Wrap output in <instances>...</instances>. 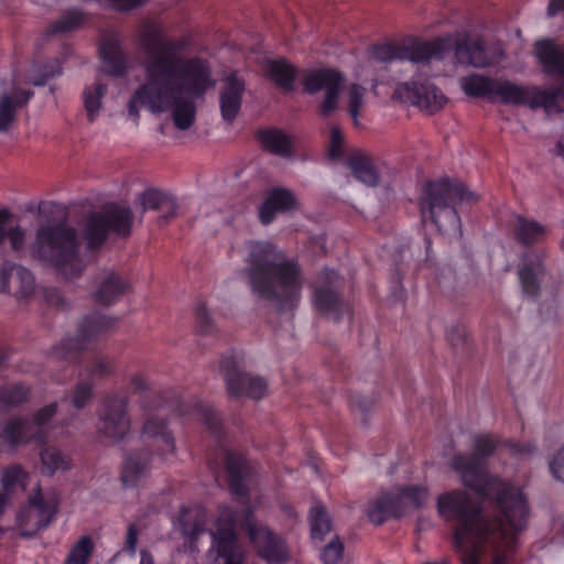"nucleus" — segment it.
Here are the masks:
<instances>
[{
  "label": "nucleus",
  "mask_w": 564,
  "mask_h": 564,
  "mask_svg": "<svg viewBox=\"0 0 564 564\" xmlns=\"http://www.w3.org/2000/svg\"><path fill=\"white\" fill-rule=\"evenodd\" d=\"M142 54L143 82L128 104L129 116L139 119L140 108L159 115L170 111L174 126L182 131L195 122V100L215 86L207 61L187 57L184 40L169 37L164 26L144 21L137 31Z\"/></svg>",
  "instance_id": "obj_1"
},
{
  "label": "nucleus",
  "mask_w": 564,
  "mask_h": 564,
  "mask_svg": "<svg viewBox=\"0 0 564 564\" xmlns=\"http://www.w3.org/2000/svg\"><path fill=\"white\" fill-rule=\"evenodd\" d=\"M437 511L444 519L457 522L454 549L462 564H480L482 554L488 550L495 552L491 564H508L505 553L516 550L517 535L527 527L518 529L507 521V528L500 519L485 516L480 505L460 490L438 496Z\"/></svg>",
  "instance_id": "obj_2"
},
{
  "label": "nucleus",
  "mask_w": 564,
  "mask_h": 564,
  "mask_svg": "<svg viewBox=\"0 0 564 564\" xmlns=\"http://www.w3.org/2000/svg\"><path fill=\"white\" fill-rule=\"evenodd\" d=\"M242 270L251 293L276 313H293L299 306L304 279L300 264L268 242L250 241Z\"/></svg>",
  "instance_id": "obj_3"
},
{
  "label": "nucleus",
  "mask_w": 564,
  "mask_h": 564,
  "mask_svg": "<svg viewBox=\"0 0 564 564\" xmlns=\"http://www.w3.org/2000/svg\"><path fill=\"white\" fill-rule=\"evenodd\" d=\"M473 454H455L451 460L453 470L459 474L464 486L484 497L494 498L505 519L514 528H523L529 518L527 499L522 491L498 477L490 476L486 458L503 448V438L494 434H477L473 440Z\"/></svg>",
  "instance_id": "obj_4"
},
{
  "label": "nucleus",
  "mask_w": 564,
  "mask_h": 564,
  "mask_svg": "<svg viewBox=\"0 0 564 564\" xmlns=\"http://www.w3.org/2000/svg\"><path fill=\"white\" fill-rule=\"evenodd\" d=\"M79 248L76 229L59 223L40 225L29 251L32 259L52 267L58 275L70 280L78 278L85 269Z\"/></svg>",
  "instance_id": "obj_5"
},
{
  "label": "nucleus",
  "mask_w": 564,
  "mask_h": 564,
  "mask_svg": "<svg viewBox=\"0 0 564 564\" xmlns=\"http://www.w3.org/2000/svg\"><path fill=\"white\" fill-rule=\"evenodd\" d=\"M479 195L464 183L448 177L426 182L419 198L423 221L427 218L444 234H460V218L455 208L458 203H476Z\"/></svg>",
  "instance_id": "obj_6"
},
{
  "label": "nucleus",
  "mask_w": 564,
  "mask_h": 564,
  "mask_svg": "<svg viewBox=\"0 0 564 564\" xmlns=\"http://www.w3.org/2000/svg\"><path fill=\"white\" fill-rule=\"evenodd\" d=\"M133 212L129 206L109 203L100 210L88 214L83 226V236L90 249L98 248L110 232L117 237L128 238L131 235Z\"/></svg>",
  "instance_id": "obj_7"
},
{
  "label": "nucleus",
  "mask_w": 564,
  "mask_h": 564,
  "mask_svg": "<svg viewBox=\"0 0 564 564\" xmlns=\"http://www.w3.org/2000/svg\"><path fill=\"white\" fill-rule=\"evenodd\" d=\"M129 398L112 392L105 395L98 409L97 433L112 442H120L131 431Z\"/></svg>",
  "instance_id": "obj_8"
},
{
  "label": "nucleus",
  "mask_w": 564,
  "mask_h": 564,
  "mask_svg": "<svg viewBox=\"0 0 564 564\" xmlns=\"http://www.w3.org/2000/svg\"><path fill=\"white\" fill-rule=\"evenodd\" d=\"M115 323L113 318L100 314L85 316L78 326L77 337L64 339L55 346L52 357L56 360L75 361L86 349L87 344L106 335L115 326Z\"/></svg>",
  "instance_id": "obj_9"
},
{
  "label": "nucleus",
  "mask_w": 564,
  "mask_h": 564,
  "mask_svg": "<svg viewBox=\"0 0 564 564\" xmlns=\"http://www.w3.org/2000/svg\"><path fill=\"white\" fill-rule=\"evenodd\" d=\"M449 48V42L444 39H437L424 43L405 44H383L373 47V57L380 63L393 61H411L413 63L429 62L431 58H441L446 50Z\"/></svg>",
  "instance_id": "obj_10"
},
{
  "label": "nucleus",
  "mask_w": 564,
  "mask_h": 564,
  "mask_svg": "<svg viewBox=\"0 0 564 564\" xmlns=\"http://www.w3.org/2000/svg\"><path fill=\"white\" fill-rule=\"evenodd\" d=\"M344 86V75L334 68H319L308 70L303 78L304 90L314 95L324 90V98L319 106L322 117L330 116L338 106Z\"/></svg>",
  "instance_id": "obj_11"
},
{
  "label": "nucleus",
  "mask_w": 564,
  "mask_h": 564,
  "mask_svg": "<svg viewBox=\"0 0 564 564\" xmlns=\"http://www.w3.org/2000/svg\"><path fill=\"white\" fill-rule=\"evenodd\" d=\"M242 528L259 554L268 562L282 563L288 560V550L284 540L271 531L267 525L253 519V512L248 509Z\"/></svg>",
  "instance_id": "obj_12"
},
{
  "label": "nucleus",
  "mask_w": 564,
  "mask_h": 564,
  "mask_svg": "<svg viewBox=\"0 0 564 564\" xmlns=\"http://www.w3.org/2000/svg\"><path fill=\"white\" fill-rule=\"evenodd\" d=\"M219 368L230 397L245 395L259 400L265 394L267 381L262 377L240 371L234 357L221 358Z\"/></svg>",
  "instance_id": "obj_13"
},
{
  "label": "nucleus",
  "mask_w": 564,
  "mask_h": 564,
  "mask_svg": "<svg viewBox=\"0 0 564 564\" xmlns=\"http://www.w3.org/2000/svg\"><path fill=\"white\" fill-rule=\"evenodd\" d=\"M213 547L221 564H242L245 552L232 516L218 520L217 529L213 534Z\"/></svg>",
  "instance_id": "obj_14"
},
{
  "label": "nucleus",
  "mask_w": 564,
  "mask_h": 564,
  "mask_svg": "<svg viewBox=\"0 0 564 564\" xmlns=\"http://www.w3.org/2000/svg\"><path fill=\"white\" fill-rule=\"evenodd\" d=\"M57 502L54 498H44L39 489L29 500V506L20 517L24 536H32L45 529L55 517Z\"/></svg>",
  "instance_id": "obj_15"
},
{
  "label": "nucleus",
  "mask_w": 564,
  "mask_h": 564,
  "mask_svg": "<svg viewBox=\"0 0 564 564\" xmlns=\"http://www.w3.org/2000/svg\"><path fill=\"white\" fill-rule=\"evenodd\" d=\"M393 98L410 102L430 112L441 109L446 102L440 89L427 80L424 83H403L395 87Z\"/></svg>",
  "instance_id": "obj_16"
},
{
  "label": "nucleus",
  "mask_w": 564,
  "mask_h": 564,
  "mask_svg": "<svg viewBox=\"0 0 564 564\" xmlns=\"http://www.w3.org/2000/svg\"><path fill=\"white\" fill-rule=\"evenodd\" d=\"M518 276L522 291L531 297H538L547 278L544 253L531 250L523 252L518 267Z\"/></svg>",
  "instance_id": "obj_17"
},
{
  "label": "nucleus",
  "mask_w": 564,
  "mask_h": 564,
  "mask_svg": "<svg viewBox=\"0 0 564 564\" xmlns=\"http://www.w3.org/2000/svg\"><path fill=\"white\" fill-rule=\"evenodd\" d=\"M323 275L325 281L314 286V305L325 317L338 321L345 306L339 293L333 286L338 275L334 270H325Z\"/></svg>",
  "instance_id": "obj_18"
},
{
  "label": "nucleus",
  "mask_w": 564,
  "mask_h": 564,
  "mask_svg": "<svg viewBox=\"0 0 564 564\" xmlns=\"http://www.w3.org/2000/svg\"><path fill=\"white\" fill-rule=\"evenodd\" d=\"M246 90V83L236 73L228 75L221 80L219 88V108L223 120L231 126L237 119L242 98Z\"/></svg>",
  "instance_id": "obj_19"
},
{
  "label": "nucleus",
  "mask_w": 564,
  "mask_h": 564,
  "mask_svg": "<svg viewBox=\"0 0 564 564\" xmlns=\"http://www.w3.org/2000/svg\"><path fill=\"white\" fill-rule=\"evenodd\" d=\"M408 513V505L403 501L401 489L397 494L382 492L370 502L367 516L375 525L383 524L390 518H401Z\"/></svg>",
  "instance_id": "obj_20"
},
{
  "label": "nucleus",
  "mask_w": 564,
  "mask_h": 564,
  "mask_svg": "<svg viewBox=\"0 0 564 564\" xmlns=\"http://www.w3.org/2000/svg\"><path fill=\"white\" fill-rule=\"evenodd\" d=\"M152 453L147 449H137L124 456L120 469V481L124 488L139 485L150 473Z\"/></svg>",
  "instance_id": "obj_21"
},
{
  "label": "nucleus",
  "mask_w": 564,
  "mask_h": 564,
  "mask_svg": "<svg viewBox=\"0 0 564 564\" xmlns=\"http://www.w3.org/2000/svg\"><path fill=\"white\" fill-rule=\"evenodd\" d=\"M0 288L17 296H29L34 290V279L24 267L6 262L0 270Z\"/></svg>",
  "instance_id": "obj_22"
},
{
  "label": "nucleus",
  "mask_w": 564,
  "mask_h": 564,
  "mask_svg": "<svg viewBox=\"0 0 564 564\" xmlns=\"http://www.w3.org/2000/svg\"><path fill=\"white\" fill-rule=\"evenodd\" d=\"M37 427L24 417L10 419L3 426V438L11 447L26 445L31 442L43 444L45 433H40Z\"/></svg>",
  "instance_id": "obj_23"
},
{
  "label": "nucleus",
  "mask_w": 564,
  "mask_h": 564,
  "mask_svg": "<svg viewBox=\"0 0 564 564\" xmlns=\"http://www.w3.org/2000/svg\"><path fill=\"white\" fill-rule=\"evenodd\" d=\"M297 207V199L294 194L283 187L271 189L259 209V217L262 224H270L275 214L294 210Z\"/></svg>",
  "instance_id": "obj_24"
},
{
  "label": "nucleus",
  "mask_w": 564,
  "mask_h": 564,
  "mask_svg": "<svg viewBox=\"0 0 564 564\" xmlns=\"http://www.w3.org/2000/svg\"><path fill=\"white\" fill-rule=\"evenodd\" d=\"M141 437L151 441L160 455L174 453L175 440L163 419L148 417L142 425Z\"/></svg>",
  "instance_id": "obj_25"
},
{
  "label": "nucleus",
  "mask_w": 564,
  "mask_h": 564,
  "mask_svg": "<svg viewBox=\"0 0 564 564\" xmlns=\"http://www.w3.org/2000/svg\"><path fill=\"white\" fill-rule=\"evenodd\" d=\"M455 57L457 63L476 68L487 67L492 64L484 42L479 39L464 37L457 41Z\"/></svg>",
  "instance_id": "obj_26"
},
{
  "label": "nucleus",
  "mask_w": 564,
  "mask_h": 564,
  "mask_svg": "<svg viewBox=\"0 0 564 564\" xmlns=\"http://www.w3.org/2000/svg\"><path fill=\"white\" fill-rule=\"evenodd\" d=\"M536 88H529L509 80L496 79L494 86V101L498 98L506 105H530L535 108L534 97Z\"/></svg>",
  "instance_id": "obj_27"
},
{
  "label": "nucleus",
  "mask_w": 564,
  "mask_h": 564,
  "mask_svg": "<svg viewBox=\"0 0 564 564\" xmlns=\"http://www.w3.org/2000/svg\"><path fill=\"white\" fill-rule=\"evenodd\" d=\"M347 166L352 175L369 187H376L380 183V174L375 164L373 158L366 152L357 151L347 159Z\"/></svg>",
  "instance_id": "obj_28"
},
{
  "label": "nucleus",
  "mask_w": 564,
  "mask_h": 564,
  "mask_svg": "<svg viewBox=\"0 0 564 564\" xmlns=\"http://www.w3.org/2000/svg\"><path fill=\"white\" fill-rule=\"evenodd\" d=\"M535 51L546 74L564 77V46L542 40L535 43Z\"/></svg>",
  "instance_id": "obj_29"
},
{
  "label": "nucleus",
  "mask_w": 564,
  "mask_h": 564,
  "mask_svg": "<svg viewBox=\"0 0 564 564\" xmlns=\"http://www.w3.org/2000/svg\"><path fill=\"white\" fill-rule=\"evenodd\" d=\"M128 289L129 283L121 275L112 271L105 272L100 276L95 299L100 304L109 305L122 296Z\"/></svg>",
  "instance_id": "obj_30"
},
{
  "label": "nucleus",
  "mask_w": 564,
  "mask_h": 564,
  "mask_svg": "<svg viewBox=\"0 0 564 564\" xmlns=\"http://www.w3.org/2000/svg\"><path fill=\"white\" fill-rule=\"evenodd\" d=\"M258 139L262 149L273 155L290 158L294 152L291 138L282 130L265 129L259 131Z\"/></svg>",
  "instance_id": "obj_31"
},
{
  "label": "nucleus",
  "mask_w": 564,
  "mask_h": 564,
  "mask_svg": "<svg viewBox=\"0 0 564 564\" xmlns=\"http://www.w3.org/2000/svg\"><path fill=\"white\" fill-rule=\"evenodd\" d=\"M546 229L540 223L517 216L512 234L516 241L523 246L541 242L545 237Z\"/></svg>",
  "instance_id": "obj_32"
},
{
  "label": "nucleus",
  "mask_w": 564,
  "mask_h": 564,
  "mask_svg": "<svg viewBox=\"0 0 564 564\" xmlns=\"http://www.w3.org/2000/svg\"><path fill=\"white\" fill-rule=\"evenodd\" d=\"M100 54L107 73L112 76H123L127 73L124 54L118 41L106 40L100 47Z\"/></svg>",
  "instance_id": "obj_33"
},
{
  "label": "nucleus",
  "mask_w": 564,
  "mask_h": 564,
  "mask_svg": "<svg viewBox=\"0 0 564 564\" xmlns=\"http://www.w3.org/2000/svg\"><path fill=\"white\" fill-rule=\"evenodd\" d=\"M268 74L274 84L285 91L294 89V80L297 75V68L286 59L269 61Z\"/></svg>",
  "instance_id": "obj_34"
},
{
  "label": "nucleus",
  "mask_w": 564,
  "mask_h": 564,
  "mask_svg": "<svg viewBox=\"0 0 564 564\" xmlns=\"http://www.w3.org/2000/svg\"><path fill=\"white\" fill-rule=\"evenodd\" d=\"M226 468L231 494L237 497L246 496L247 487L243 482V477L247 469L246 459L241 456L229 453L226 456Z\"/></svg>",
  "instance_id": "obj_35"
},
{
  "label": "nucleus",
  "mask_w": 564,
  "mask_h": 564,
  "mask_svg": "<svg viewBox=\"0 0 564 564\" xmlns=\"http://www.w3.org/2000/svg\"><path fill=\"white\" fill-rule=\"evenodd\" d=\"M11 217L12 213L9 209H0V243L8 239L11 249L19 252L24 249L26 231L19 225L8 227Z\"/></svg>",
  "instance_id": "obj_36"
},
{
  "label": "nucleus",
  "mask_w": 564,
  "mask_h": 564,
  "mask_svg": "<svg viewBox=\"0 0 564 564\" xmlns=\"http://www.w3.org/2000/svg\"><path fill=\"white\" fill-rule=\"evenodd\" d=\"M496 79L479 74H473L460 78L463 91L469 97H485L494 101V86Z\"/></svg>",
  "instance_id": "obj_37"
},
{
  "label": "nucleus",
  "mask_w": 564,
  "mask_h": 564,
  "mask_svg": "<svg viewBox=\"0 0 564 564\" xmlns=\"http://www.w3.org/2000/svg\"><path fill=\"white\" fill-rule=\"evenodd\" d=\"M31 398V388L23 383H8L0 386V409H13L28 403Z\"/></svg>",
  "instance_id": "obj_38"
},
{
  "label": "nucleus",
  "mask_w": 564,
  "mask_h": 564,
  "mask_svg": "<svg viewBox=\"0 0 564 564\" xmlns=\"http://www.w3.org/2000/svg\"><path fill=\"white\" fill-rule=\"evenodd\" d=\"M308 522L313 540L321 542L332 531V519L324 505L317 503L311 508Z\"/></svg>",
  "instance_id": "obj_39"
},
{
  "label": "nucleus",
  "mask_w": 564,
  "mask_h": 564,
  "mask_svg": "<svg viewBox=\"0 0 564 564\" xmlns=\"http://www.w3.org/2000/svg\"><path fill=\"white\" fill-rule=\"evenodd\" d=\"M535 107H543L547 113L564 111V83L557 88L535 91Z\"/></svg>",
  "instance_id": "obj_40"
},
{
  "label": "nucleus",
  "mask_w": 564,
  "mask_h": 564,
  "mask_svg": "<svg viewBox=\"0 0 564 564\" xmlns=\"http://www.w3.org/2000/svg\"><path fill=\"white\" fill-rule=\"evenodd\" d=\"M43 473L52 476L57 470H67L70 468V458L56 447H46L41 454Z\"/></svg>",
  "instance_id": "obj_41"
},
{
  "label": "nucleus",
  "mask_w": 564,
  "mask_h": 564,
  "mask_svg": "<svg viewBox=\"0 0 564 564\" xmlns=\"http://www.w3.org/2000/svg\"><path fill=\"white\" fill-rule=\"evenodd\" d=\"M117 366L113 358L106 355H95L85 371L88 377L95 379H106L116 372Z\"/></svg>",
  "instance_id": "obj_42"
},
{
  "label": "nucleus",
  "mask_w": 564,
  "mask_h": 564,
  "mask_svg": "<svg viewBox=\"0 0 564 564\" xmlns=\"http://www.w3.org/2000/svg\"><path fill=\"white\" fill-rule=\"evenodd\" d=\"M107 87L104 84H95L84 90V106L87 118L90 122L95 121L97 113L101 107V98L105 96Z\"/></svg>",
  "instance_id": "obj_43"
},
{
  "label": "nucleus",
  "mask_w": 564,
  "mask_h": 564,
  "mask_svg": "<svg viewBox=\"0 0 564 564\" xmlns=\"http://www.w3.org/2000/svg\"><path fill=\"white\" fill-rule=\"evenodd\" d=\"M94 552V543L90 536H82L70 549L64 564H88Z\"/></svg>",
  "instance_id": "obj_44"
},
{
  "label": "nucleus",
  "mask_w": 564,
  "mask_h": 564,
  "mask_svg": "<svg viewBox=\"0 0 564 564\" xmlns=\"http://www.w3.org/2000/svg\"><path fill=\"white\" fill-rule=\"evenodd\" d=\"M18 105L8 93L0 95V132H7L17 119Z\"/></svg>",
  "instance_id": "obj_45"
},
{
  "label": "nucleus",
  "mask_w": 564,
  "mask_h": 564,
  "mask_svg": "<svg viewBox=\"0 0 564 564\" xmlns=\"http://www.w3.org/2000/svg\"><path fill=\"white\" fill-rule=\"evenodd\" d=\"M167 193L160 189L148 188L138 194L135 200L140 205L142 214H144L147 210L158 212L161 208V205Z\"/></svg>",
  "instance_id": "obj_46"
},
{
  "label": "nucleus",
  "mask_w": 564,
  "mask_h": 564,
  "mask_svg": "<svg viewBox=\"0 0 564 564\" xmlns=\"http://www.w3.org/2000/svg\"><path fill=\"white\" fill-rule=\"evenodd\" d=\"M83 21V15L78 11H69L54 23L47 30L50 34L64 33L76 29Z\"/></svg>",
  "instance_id": "obj_47"
},
{
  "label": "nucleus",
  "mask_w": 564,
  "mask_h": 564,
  "mask_svg": "<svg viewBox=\"0 0 564 564\" xmlns=\"http://www.w3.org/2000/svg\"><path fill=\"white\" fill-rule=\"evenodd\" d=\"M401 495L403 496V501L408 505V510L410 508L419 509L421 508L429 496L427 489L420 486H409L402 487Z\"/></svg>",
  "instance_id": "obj_48"
},
{
  "label": "nucleus",
  "mask_w": 564,
  "mask_h": 564,
  "mask_svg": "<svg viewBox=\"0 0 564 564\" xmlns=\"http://www.w3.org/2000/svg\"><path fill=\"white\" fill-rule=\"evenodd\" d=\"M344 543L338 535H334L322 552L324 564H338L343 560Z\"/></svg>",
  "instance_id": "obj_49"
},
{
  "label": "nucleus",
  "mask_w": 564,
  "mask_h": 564,
  "mask_svg": "<svg viewBox=\"0 0 564 564\" xmlns=\"http://www.w3.org/2000/svg\"><path fill=\"white\" fill-rule=\"evenodd\" d=\"M93 398V384L87 381H80L76 384L70 402L77 410L84 409Z\"/></svg>",
  "instance_id": "obj_50"
},
{
  "label": "nucleus",
  "mask_w": 564,
  "mask_h": 564,
  "mask_svg": "<svg viewBox=\"0 0 564 564\" xmlns=\"http://www.w3.org/2000/svg\"><path fill=\"white\" fill-rule=\"evenodd\" d=\"M196 329L199 334L208 335L216 330L215 323L204 304H199L195 311Z\"/></svg>",
  "instance_id": "obj_51"
},
{
  "label": "nucleus",
  "mask_w": 564,
  "mask_h": 564,
  "mask_svg": "<svg viewBox=\"0 0 564 564\" xmlns=\"http://www.w3.org/2000/svg\"><path fill=\"white\" fill-rule=\"evenodd\" d=\"M503 448L514 458L531 457L536 453V446L531 442L520 443L503 440Z\"/></svg>",
  "instance_id": "obj_52"
},
{
  "label": "nucleus",
  "mask_w": 564,
  "mask_h": 564,
  "mask_svg": "<svg viewBox=\"0 0 564 564\" xmlns=\"http://www.w3.org/2000/svg\"><path fill=\"white\" fill-rule=\"evenodd\" d=\"M365 93L366 89L358 84H352L349 88V113L356 126L358 124L359 110L364 105Z\"/></svg>",
  "instance_id": "obj_53"
},
{
  "label": "nucleus",
  "mask_w": 564,
  "mask_h": 564,
  "mask_svg": "<svg viewBox=\"0 0 564 564\" xmlns=\"http://www.w3.org/2000/svg\"><path fill=\"white\" fill-rule=\"evenodd\" d=\"M62 74V67L58 63V61L53 59L44 64L39 69V75L34 77L31 83L34 86H43L46 84L47 80L51 78H54L55 76H58Z\"/></svg>",
  "instance_id": "obj_54"
},
{
  "label": "nucleus",
  "mask_w": 564,
  "mask_h": 564,
  "mask_svg": "<svg viewBox=\"0 0 564 564\" xmlns=\"http://www.w3.org/2000/svg\"><path fill=\"white\" fill-rule=\"evenodd\" d=\"M26 477L23 468L20 465H11L8 468L3 469L1 481L2 486L6 489H9L20 482H22Z\"/></svg>",
  "instance_id": "obj_55"
},
{
  "label": "nucleus",
  "mask_w": 564,
  "mask_h": 564,
  "mask_svg": "<svg viewBox=\"0 0 564 564\" xmlns=\"http://www.w3.org/2000/svg\"><path fill=\"white\" fill-rule=\"evenodd\" d=\"M57 412V403H51L47 404L40 410H37L32 420V425L36 426L37 431L40 433H44V426L51 421V419L56 414Z\"/></svg>",
  "instance_id": "obj_56"
},
{
  "label": "nucleus",
  "mask_w": 564,
  "mask_h": 564,
  "mask_svg": "<svg viewBox=\"0 0 564 564\" xmlns=\"http://www.w3.org/2000/svg\"><path fill=\"white\" fill-rule=\"evenodd\" d=\"M177 208L176 199L172 195L167 194L161 205V208L158 210V213H160L158 224L160 226L166 225L177 215Z\"/></svg>",
  "instance_id": "obj_57"
},
{
  "label": "nucleus",
  "mask_w": 564,
  "mask_h": 564,
  "mask_svg": "<svg viewBox=\"0 0 564 564\" xmlns=\"http://www.w3.org/2000/svg\"><path fill=\"white\" fill-rule=\"evenodd\" d=\"M549 468L552 476L561 482H564V444L557 449L549 462Z\"/></svg>",
  "instance_id": "obj_58"
},
{
  "label": "nucleus",
  "mask_w": 564,
  "mask_h": 564,
  "mask_svg": "<svg viewBox=\"0 0 564 564\" xmlns=\"http://www.w3.org/2000/svg\"><path fill=\"white\" fill-rule=\"evenodd\" d=\"M198 415L212 432L217 433L220 430V419L213 409L199 406Z\"/></svg>",
  "instance_id": "obj_59"
},
{
  "label": "nucleus",
  "mask_w": 564,
  "mask_h": 564,
  "mask_svg": "<svg viewBox=\"0 0 564 564\" xmlns=\"http://www.w3.org/2000/svg\"><path fill=\"white\" fill-rule=\"evenodd\" d=\"M446 337L455 352H465L467 338L460 328L452 327Z\"/></svg>",
  "instance_id": "obj_60"
},
{
  "label": "nucleus",
  "mask_w": 564,
  "mask_h": 564,
  "mask_svg": "<svg viewBox=\"0 0 564 564\" xmlns=\"http://www.w3.org/2000/svg\"><path fill=\"white\" fill-rule=\"evenodd\" d=\"M343 143V134L337 127L330 130V156L335 158L340 155Z\"/></svg>",
  "instance_id": "obj_61"
},
{
  "label": "nucleus",
  "mask_w": 564,
  "mask_h": 564,
  "mask_svg": "<svg viewBox=\"0 0 564 564\" xmlns=\"http://www.w3.org/2000/svg\"><path fill=\"white\" fill-rule=\"evenodd\" d=\"M130 384L132 389L137 392H145L150 389V381L142 373H133L130 377Z\"/></svg>",
  "instance_id": "obj_62"
},
{
  "label": "nucleus",
  "mask_w": 564,
  "mask_h": 564,
  "mask_svg": "<svg viewBox=\"0 0 564 564\" xmlns=\"http://www.w3.org/2000/svg\"><path fill=\"white\" fill-rule=\"evenodd\" d=\"M137 542H138V530L135 524H130L128 527L127 531V539H126V550L130 554H134L137 550Z\"/></svg>",
  "instance_id": "obj_63"
},
{
  "label": "nucleus",
  "mask_w": 564,
  "mask_h": 564,
  "mask_svg": "<svg viewBox=\"0 0 564 564\" xmlns=\"http://www.w3.org/2000/svg\"><path fill=\"white\" fill-rule=\"evenodd\" d=\"M32 96H33L32 90L19 89V90L14 91L12 98L15 101V104L18 105V107L22 108L29 102V100Z\"/></svg>",
  "instance_id": "obj_64"
}]
</instances>
